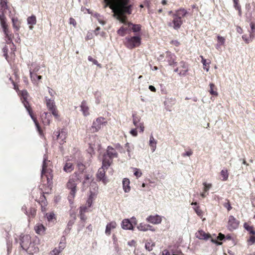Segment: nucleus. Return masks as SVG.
<instances>
[{"label":"nucleus","mask_w":255,"mask_h":255,"mask_svg":"<svg viewBox=\"0 0 255 255\" xmlns=\"http://www.w3.org/2000/svg\"><path fill=\"white\" fill-rule=\"evenodd\" d=\"M105 7L109 6L112 9L113 16L121 22L124 23L125 31H127L131 27H128L127 21V14L132 13L133 3L130 0H104Z\"/></svg>","instance_id":"1"},{"label":"nucleus","mask_w":255,"mask_h":255,"mask_svg":"<svg viewBox=\"0 0 255 255\" xmlns=\"http://www.w3.org/2000/svg\"><path fill=\"white\" fill-rule=\"evenodd\" d=\"M20 94L21 97V100L22 101V102L24 106L25 107V108L27 110V112H28V113H29L30 116L31 117V119L34 121V123L35 124V126L36 127V128L37 129V130L39 131V133L41 134V131L40 130V127L39 126V124L37 122V121L36 120V119L34 118L33 117V116H32L30 108L29 106L28 105V102L27 101V98H28V94L26 90H23V91H21L20 92Z\"/></svg>","instance_id":"2"},{"label":"nucleus","mask_w":255,"mask_h":255,"mask_svg":"<svg viewBox=\"0 0 255 255\" xmlns=\"http://www.w3.org/2000/svg\"><path fill=\"white\" fill-rule=\"evenodd\" d=\"M79 182V179L77 176H74V178H71L67 183V187L71 190L70 194L68 196V200L70 204L73 203V200L76 192V185Z\"/></svg>","instance_id":"3"},{"label":"nucleus","mask_w":255,"mask_h":255,"mask_svg":"<svg viewBox=\"0 0 255 255\" xmlns=\"http://www.w3.org/2000/svg\"><path fill=\"white\" fill-rule=\"evenodd\" d=\"M0 23L2 31L5 35L6 42L7 43H11L12 42V35L8 30V25L6 23V18L3 12L0 13Z\"/></svg>","instance_id":"4"},{"label":"nucleus","mask_w":255,"mask_h":255,"mask_svg":"<svg viewBox=\"0 0 255 255\" xmlns=\"http://www.w3.org/2000/svg\"><path fill=\"white\" fill-rule=\"evenodd\" d=\"M141 38L139 35L127 36L125 38V44L130 49H133L140 46Z\"/></svg>","instance_id":"5"},{"label":"nucleus","mask_w":255,"mask_h":255,"mask_svg":"<svg viewBox=\"0 0 255 255\" xmlns=\"http://www.w3.org/2000/svg\"><path fill=\"white\" fill-rule=\"evenodd\" d=\"M118 157V153L116 150L111 146H108L107 150V154L103 156V161L104 164H108L111 165L112 162V159Z\"/></svg>","instance_id":"6"},{"label":"nucleus","mask_w":255,"mask_h":255,"mask_svg":"<svg viewBox=\"0 0 255 255\" xmlns=\"http://www.w3.org/2000/svg\"><path fill=\"white\" fill-rule=\"evenodd\" d=\"M105 119L102 117H100L97 119L93 123L92 128L93 132H97L100 129L103 125L106 123Z\"/></svg>","instance_id":"7"},{"label":"nucleus","mask_w":255,"mask_h":255,"mask_svg":"<svg viewBox=\"0 0 255 255\" xmlns=\"http://www.w3.org/2000/svg\"><path fill=\"white\" fill-rule=\"evenodd\" d=\"M255 7H252L250 3H247L245 5V15L247 21H251L253 17Z\"/></svg>","instance_id":"8"},{"label":"nucleus","mask_w":255,"mask_h":255,"mask_svg":"<svg viewBox=\"0 0 255 255\" xmlns=\"http://www.w3.org/2000/svg\"><path fill=\"white\" fill-rule=\"evenodd\" d=\"M239 225V221H238L234 216H230L229 217V220L228 223V228L231 230H234L236 229Z\"/></svg>","instance_id":"9"},{"label":"nucleus","mask_w":255,"mask_h":255,"mask_svg":"<svg viewBox=\"0 0 255 255\" xmlns=\"http://www.w3.org/2000/svg\"><path fill=\"white\" fill-rule=\"evenodd\" d=\"M173 19L172 22H170L168 25L175 29H178L182 25L183 21L182 19L179 18L178 17H176L173 15Z\"/></svg>","instance_id":"10"},{"label":"nucleus","mask_w":255,"mask_h":255,"mask_svg":"<svg viewBox=\"0 0 255 255\" xmlns=\"http://www.w3.org/2000/svg\"><path fill=\"white\" fill-rule=\"evenodd\" d=\"M110 166V164H104V161H102V167L98 170L97 175H105L107 171L110 174L111 168L109 167Z\"/></svg>","instance_id":"11"},{"label":"nucleus","mask_w":255,"mask_h":255,"mask_svg":"<svg viewBox=\"0 0 255 255\" xmlns=\"http://www.w3.org/2000/svg\"><path fill=\"white\" fill-rule=\"evenodd\" d=\"M146 221L153 224H159L162 221V218L161 216L157 215L153 216L151 215L146 218Z\"/></svg>","instance_id":"12"},{"label":"nucleus","mask_w":255,"mask_h":255,"mask_svg":"<svg viewBox=\"0 0 255 255\" xmlns=\"http://www.w3.org/2000/svg\"><path fill=\"white\" fill-rule=\"evenodd\" d=\"M30 243V237L29 235L24 236L21 240V246L23 249L26 250Z\"/></svg>","instance_id":"13"},{"label":"nucleus","mask_w":255,"mask_h":255,"mask_svg":"<svg viewBox=\"0 0 255 255\" xmlns=\"http://www.w3.org/2000/svg\"><path fill=\"white\" fill-rule=\"evenodd\" d=\"M67 132L64 130L61 129L57 135V139L60 144H63L66 142L65 139L67 137Z\"/></svg>","instance_id":"14"},{"label":"nucleus","mask_w":255,"mask_h":255,"mask_svg":"<svg viewBox=\"0 0 255 255\" xmlns=\"http://www.w3.org/2000/svg\"><path fill=\"white\" fill-rule=\"evenodd\" d=\"M196 238L200 240H207L209 239L211 236L209 234L206 233L203 230H199L195 234Z\"/></svg>","instance_id":"15"},{"label":"nucleus","mask_w":255,"mask_h":255,"mask_svg":"<svg viewBox=\"0 0 255 255\" xmlns=\"http://www.w3.org/2000/svg\"><path fill=\"white\" fill-rule=\"evenodd\" d=\"M137 229L140 231L145 232L148 230L154 232L155 230L150 225L144 223H140L137 226Z\"/></svg>","instance_id":"16"},{"label":"nucleus","mask_w":255,"mask_h":255,"mask_svg":"<svg viewBox=\"0 0 255 255\" xmlns=\"http://www.w3.org/2000/svg\"><path fill=\"white\" fill-rule=\"evenodd\" d=\"M26 250L29 254H31L38 253L39 251V248L34 242H31Z\"/></svg>","instance_id":"17"},{"label":"nucleus","mask_w":255,"mask_h":255,"mask_svg":"<svg viewBox=\"0 0 255 255\" xmlns=\"http://www.w3.org/2000/svg\"><path fill=\"white\" fill-rule=\"evenodd\" d=\"M117 225L116 222L112 221L108 223L106 228L105 233L106 235L109 236L111 235V231L115 229Z\"/></svg>","instance_id":"18"},{"label":"nucleus","mask_w":255,"mask_h":255,"mask_svg":"<svg viewBox=\"0 0 255 255\" xmlns=\"http://www.w3.org/2000/svg\"><path fill=\"white\" fill-rule=\"evenodd\" d=\"M68 161H72L74 162H77V166L79 170V174L83 173V172L85 169V166L82 163L78 162L76 156H70V158H68Z\"/></svg>","instance_id":"19"},{"label":"nucleus","mask_w":255,"mask_h":255,"mask_svg":"<svg viewBox=\"0 0 255 255\" xmlns=\"http://www.w3.org/2000/svg\"><path fill=\"white\" fill-rule=\"evenodd\" d=\"M179 67H180V72L178 73L179 75L180 76H185L188 71L187 65L185 62L182 61L180 63Z\"/></svg>","instance_id":"20"},{"label":"nucleus","mask_w":255,"mask_h":255,"mask_svg":"<svg viewBox=\"0 0 255 255\" xmlns=\"http://www.w3.org/2000/svg\"><path fill=\"white\" fill-rule=\"evenodd\" d=\"M122 228L124 230H133V226L128 219H124L122 222Z\"/></svg>","instance_id":"21"},{"label":"nucleus","mask_w":255,"mask_h":255,"mask_svg":"<svg viewBox=\"0 0 255 255\" xmlns=\"http://www.w3.org/2000/svg\"><path fill=\"white\" fill-rule=\"evenodd\" d=\"M45 100L47 108L49 111L56 108L54 99H51L46 97Z\"/></svg>","instance_id":"22"},{"label":"nucleus","mask_w":255,"mask_h":255,"mask_svg":"<svg viewBox=\"0 0 255 255\" xmlns=\"http://www.w3.org/2000/svg\"><path fill=\"white\" fill-rule=\"evenodd\" d=\"M36 233L39 235H43L45 231V227L40 223L37 224L34 227Z\"/></svg>","instance_id":"23"},{"label":"nucleus","mask_w":255,"mask_h":255,"mask_svg":"<svg viewBox=\"0 0 255 255\" xmlns=\"http://www.w3.org/2000/svg\"><path fill=\"white\" fill-rule=\"evenodd\" d=\"M157 140L154 138L152 135L149 137V145L150 147L152 152L155 151L156 149Z\"/></svg>","instance_id":"24"},{"label":"nucleus","mask_w":255,"mask_h":255,"mask_svg":"<svg viewBox=\"0 0 255 255\" xmlns=\"http://www.w3.org/2000/svg\"><path fill=\"white\" fill-rule=\"evenodd\" d=\"M92 176H91L89 177V176H86L85 178V180H84L83 184L85 187H87L89 186V185L90 184V186L94 187L95 188H97V186H96V183L95 182H91L93 179H92L91 177Z\"/></svg>","instance_id":"25"},{"label":"nucleus","mask_w":255,"mask_h":255,"mask_svg":"<svg viewBox=\"0 0 255 255\" xmlns=\"http://www.w3.org/2000/svg\"><path fill=\"white\" fill-rule=\"evenodd\" d=\"M187 12L184 8H180L176 10L173 15L176 17H178L179 18L182 19V18L186 15Z\"/></svg>","instance_id":"26"},{"label":"nucleus","mask_w":255,"mask_h":255,"mask_svg":"<svg viewBox=\"0 0 255 255\" xmlns=\"http://www.w3.org/2000/svg\"><path fill=\"white\" fill-rule=\"evenodd\" d=\"M28 24L30 25V29H33V25H35L36 23V17L34 15H32L28 17L27 19Z\"/></svg>","instance_id":"27"},{"label":"nucleus","mask_w":255,"mask_h":255,"mask_svg":"<svg viewBox=\"0 0 255 255\" xmlns=\"http://www.w3.org/2000/svg\"><path fill=\"white\" fill-rule=\"evenodd\" d=\"M123 188L125 192H128L130 190L129 180L128 178H124L123 181Z\"/></svg>","instance_id":"28"},{"label":"nucleus","mask_w":255,"mask_h":255,"mask_svg":"<svg viewBox=\"0 0 255 255\" xmlns=\"http://www.w3.org/2000/svg\"><path fill=\"white\" fill-rule=\"evenodd\" d=\"M74 169L73 163L70 162H67L64 167V170L67 173L71 172Z\"/></svg>","instance_id":"29"},{"label":"nucleus","mask_w":255,"mask_h":255,"mask_svg":"<svg viewBox=\"0 0 255 255\" xmlns=\"http://www.w3.org/2000/svg\"><path fill=\"white\" fill-rule=\"evenodd\" d=\"M125 147L128 152L129 158H130L131 157V153L134 149V146L133 145L130 146L129 143H127L125 145Z\"/></svg>","instance_id":"30"},{"label":"nucleus","mask_w":255,"mask_h":255,"mask_svg":"<svg viewBox=\"0 0 255 255\" xmlns=\"http://www.w3.org/2000/svg\"><path fill=\"white\" fill-rule=\"evenodd\" d=\"M81 111L84 116H87L89 115V108L85 103H82L81 106Z\"/></svg>","instance_id":"31"},{"label":"nucleus","mask_w":255,"mask_h":255,"mask_svg":"<svg viewBox=\"0 0 255 255\" xmlns=\"http://www.w3.org/2000/svg\"><path fill=\"white\" fill-rule=\"evenodd\" d=\"M128 27H131L130 29H132L133 32H137L140 30L141 26L139 24H132L131 23H128Z\"/></svg>","instance_id":"32"},{"label":"nucleus","mask_w":255,"mask_h":255,"mask_svg":"<svg viewBox=\"0 0 255 255\" xmlns=\"http://www.w3.org/2000/svg\"><path fill=\"white\" fill-rule=\"evenodd\" d=\"M253 37L254 35L252 33H250L249 36H247L246 34L242 36V38L246 43H249L251 42L252 41Z\"/></svg>","instance_id":"33"},{"label":"nucleus","mask_w":255,"mask_h":255,"mask_svg":"<svg viewBox=\"0 0 255 255\" xmlns=\"http://www.w3.org/2000/svg\"><path fill=\"white\" fill-rule=\"evenodd\" d=\"M244 227L250 234L253 235H255V230L254 229L253 226H250L248 223H245L244 225Z\"/></svg>","instance_id":"34"},{"label":"nucleus","mask_w":255,"mask_h":255,"mask_svg":"<svg viewBox=\"0 0 255 255\" xmlns=\"http://www.w3.org/2000/svg\"><path fill=\"white\" fill-rule=\"evenodd\" d=\"M13 27L16 30L18 31L19 29L20 25L18 21L17 18H12L11 19Z\"/></svg>","instance_id":"35"},{"label":"nucleus","mask_w":255,"mask_h":255,"mask_svg":"<svg viewBox=\"0 0 255 255\" xmlns=\"http://www.w3.org/2000/svg\"><path fill=\"white\" fill-rule=\"evenodd\" d=\"M200 57L202 59L201 62L203 65L204 69L206 70V71L207 72H208L209 70V63H207L206 60L203 58V56H200Z\"/></svg>","instance_id":"36"},{"label":"nucleus","mask_w":255,"mask_h":255,"mask_svg":"<svg viewBox=\"0 0 255 255\" xmlns=\"http://www.w3.org/2000/svg\"><path fill=\"white\" fill-rule=\"evenodd\" d=\"M209 86H210V89L209 90V92H210V94L215 96H218V92L214 90V88H215V85L213 83H210Z\"/></svg>","instance_id":"37"},{"label":"nucleus","mask_w":255,"mask_h":255,"mask_svg":"<svg viewBox=\"0 0 255 255\" xmlns=\"http://www.w3.org/2000/svg\"><path fill=\"white\" fill-rule=\"evenodd\" d=\"M47 116H50L48 113H44L41 116L42 119L44 124L49 125L50 124V120L49 119H46Z\"/></svg>","instance_id":"38"},{"label":"nucleus","mask_w":255,"mask_h":255,"mask_svg":"<svg viewBox=\"0 0 255 255\" xmlns=\"http://www.w3.org/2000/svg\"><path fill=\"white\" fill-rule=\"evenodd\" d=\"M43 180H46L48 187L51 188L52 185V176H41Z\"/></svg>","instance_id":"39"},{"label":"nucleus","mask_w":255,"mask_h":255,"mask_svg":"<svg viewBox=\"0 0 255 255\" xmlns=\"http://www.w3.org/2000/svg\"><path fill=\"white\" fill-rule=\"evenodd\" d=\"M130 173H132L134 175H139L142 174L140 170L136 168H131Z\"/></svg>","instance_id":"40"},{"label":"nucleus","mask_w":255,"mask_h":255,"mask_svg":"<svg viewBox=\"0 0 255 255\" xmlns=\"http://www.w3.org/2000/svg\"><path fill=\"white\" fill-rule=\"evenodd\" d=\"M154 246V243L151 242H147L145 245V248L146 250L148 251H151L152 250L153 247Z\"/></svg>","instance_id":"41"},{"label":"nucleus","mask_w":255,"mask_h":255,"mask_svg":"<svg viewBox=\"0 0 255 255\" xmlns=\"http://www.w3.org/2000/svg\"><path fill=\"white\" fill-rule=\"evenodd\" d=\"M217 38L218 43L222 45H224L225 43V38L224 37L218 35H217Z\"/></svg>","instance_id":"42"},{"label":"nucleus","mask_w":255,"mask_h":255,"mask_svg":"<svg viewBox=\"0 0 255 255\" xmlns=\"http://www.w3.org/2000/svg\"><path fill=\"white\" fill-rule=\"evenodd\" d=\"M93 194H91L89 196V197L88 198V199L87 201V202H86V205L88 207H90L92 206V203H93Z\"/></svg>","instance_id":"43"},{"label":"nucleus","mask_w":255,"mask_h":255,"mask_svg":"<svg viewBox=\"0 0 255 255\" xmlns=\"http://www.w3.org/2000/svg\"><path fill=\"white\" fill-rule=\"evenodd\" d=\"M126 32L125 26H122L117 31L118 34L121 36H124L126 34Z\"/></svg>","instance_id":"44"},{"label":"nucleus","mask_w":255,"mask_h":255,"mask_svg":"<svg viewBox=\"0 0 255 255\" xmlns=\"http://www.w3.org/2000/svg\"><path fill=\"white\" fill-rule=\"evenodd\" d=\"M46 216L48 221H52L55 218V214L53 213H47Z\"/></svg>","instance_id":"45"},{"label":"nucleus","mask_w":255,"mask_h":255,"mask_svg":"<svg viewBox=\"0 0 255 255\" xmlns=\"http://www.w3.org/2000/svg\"><path fill=\"white\" fill-rule=\"evenodd\" d=\"M140 121V118L137 117H133V124L136 127H138L139 126V122Z\"/></svg>","instance_id":"46"},{"label":"nucleus","mask_w":255,"mask_h":255,"mask_svg":"<svg viewBox=\"0 0 255 255\" xmlns=\"http://www.w3.org/2000/svg\"><path fill=\"white\" fill-rule=\"evenodd\" d=\"M76 219V216H75V215L74 214L73 218L72 219H70L67 224V226L68 228L71 227L74 224Z\"/></svg>","instance_id":"47"},{"label":"nucleus","mask_w":255,"mask_h":255,"mask_svg":"<svg viewBox=\"0 0 255 255\" xmlns=\"http://www.w3.org/2000/svg\"><path fill=\"white\" fill-rule=\"evenodd\" d=\"M88 59L89 61L93 62L94 64L96 65L99 67H101V64H99L98 61L96 59L93 58L92 56H88Z\"/></svg>","instance_id":"48"},{"label":"nucleus","mask_w":255,"mask_h":255,"mask_svg":"<svg viewBox=\"0 0 255 255\" xmlns=\"http://www.w3.org/2000/svg\"><path fill=\"white\" fill-rule=\"evenodd\" d=\"M46 164V160L44 159L43 161V163L42 174L49 173V172L48 171H47Z\"/></svg>","instance_id":"49"},{"label":"nucleus","mask_w":255,"mask_h":255,"mask_svg":"<svg viewBox=\"0 0 255 255\" xmlns=\"http://www.w3.org/2000/svg\"><path fill=\"white\" fill-rule=\"evenodd\" d=\"M7 0H1L0 6L2 9H6L7 8Z\"/></svg>","instance_id":"50"},{"label":"nucleus","mask_w":255,"mask_h":255,"mask_svg":"<svg viewBox=\"0 0 255 255\" xmlns=\"http://www.w3.org/2000/svg\"><path fill=\"white\" fill-rule=\"evenodd\" d=\"M52 114L56 118L58 119L59 117V115L58 114V111H57L56 108L50 110Z\"/></svg>","instance_id":"51"},{"label":"nucleus","mask_w":255,"mask_h":255,"mask_svg":"<svg viewBox=\"0 0 255 255\" xmlns=\"http://www.w3.org/2000/svg\"><path fill=\"white\" fill-rule=\"evenodd\" d=\"M204 185V190L205 192H207L212 187V185L210 183H207L206 182H204L203 183Z\"/></svg>","instance_id":"52"},{"label":"nucleus","mask_w":255,"mask_h":255,"mask_svg":"<svg viewBox=\"0 0 255 255\" xmlns=\"http://www.w3.org/2000/svg\"><path fill=\"white\" fill-rule=\"evenodd\" d=\"M61 251L62 250L56 248L50 252V255H58Z\"/></svg>","instance_id":"53"},{"label":"nucleus","mask_w":255,"mask_h":255,"mask_svg":"<svg viewBox=\"0 0 255 255\" xmlns=\"http://www.w3.org/2000/svg\"><path fill=\"white\" fill-rule=\"evenodd\" d=\"M195 211L196 212V214L199 216H201L202 214V212L201 210L200 209L199 207H196L195 209Z\"/></svg>","instance_id":"54"},{"label":"nucleus","mask_w":255,"mask_h":255,"mask_svg":"<svg viewBox=\"0 0 255 255\" xmlns=\"http://www.w3.org/2000/svg\"><path fill=\"white\" fill-rule=\"evenodd\" d=\"M69 23L70 24L73 25L74 27H75L76 26V24H77L76 20L73 18H72V17H71L69 19Z\"/></svg>","instance_id":"55"},{"label":"nucleus","mask_w":255,"mask_h":255,"mask_svg":"<svg viewBox=\"0 0 255 255\" xmlns=\"http://www.w3.org/2000/svg\"><path fill=\"white\" fill-rule=\"evenodd\" d=\"M239 0H233L234 7L235 8H239L241 7V5L239 3Z\"/></svg>","instance_id":"56"},{"label":"nucleus","mask_w":255,"mask_h":255,"mask_svg":"<svg viewBox=\"0 0 255 255\" xmlns=\"http://www.w3.org/2000/svg\"><path fill=\"white\" fill-rule=\"evenodd\" d=\"M130 133L133 136H136L137 135V132L136 128L132 129L130 131Z\"/></svg>","instance_id":"57"},{"label":"nucleus","mask_w":255,"mask_h":255,"mask_svg":"<svg viewBox=\"0 0 255 255\" xmlns=\"http://www.w3.org/2000/svg\"><path fill=\"white\" fill-rule=\"evenodd\" d=\"M249 242L251 243V244H253L255 243V236L253 235L251 236L249 240Z\"/></svg>","instance_id":"58"},{"label":"nucleus","mask_w":255,"mask_h":255,"mask_svg":"<svg viewBox=\"0 0 255 255\" xmlns=\"http://www.w3.org/2000/svg\"><path fill=\"white\" fill-rule=\"evenodd\" d=\"M224 206L225 208H226L228 211H230L232 209V207L231 206V204L230 203L228 202L227 203H225L224 204Z\"/></svg>","instance_id":"59"},{"label":"nucleus","mask_w":255,"mask_h":255,"mask_svg":"<svg viewBox=\"0 0 255 255\" xmlns=\"http://www.w3.org/2000/svg\"><path fill=\"white\" fill-rule=\"evenodd\" d=\"M87 211V207L86 206H83L80 207V213L84 214Z\"/></svg>","instance_id":"60"},{"label":"nucleus","mask_w":255,"mask_h":255,"mask_svg":"<svg viewBox=\"0 0 255 255\" xmlns=\"http://www.w3.org/2000/svg\"><path fill=\"white\" fill-rule=\"evenodd\" d=\"M47 89H48V92L49 94L50 95V96L52 97H54V95L55 94V92L49 87H48Z\"/></svg>","instance_id":"61"},{"label":"nucleus","mask_w":255,"mask_h":255,"mask_svg":"<svg viewBox=\"0 0 255 255\" xmlns=\"http://www.w3.org/2000/svg\"><path fill=\"white\" fill-rule=\"evenodd\" d=\"M137 128H139L140 132H143L144 129L143 123H139V126Z\"/></svg>","instance_id":"62"},{"label":"nucleus","mask_w":255,"mask_h":255,"mask_svg":"<svg viewBox=\"0 0 255 255\" xmlns=\"http://www.w3.org/2000/svg\"><path fill=\"white\" fill-rule=\"evenodd\" d=\"M250 26L252 29V31H251L250 33H252L253 34V33L254 32V30L255 29V23L254 22H251L250 24Z\"/></svg>","instance_id":"63"},{"label":"nucleus","mask_w":255,"mask_h":255,"mask_svg":"<svg viewBox=\"0 0 255 255\" xmlns=\"http://www.w3.org/2000/svg\"><path fill=\"white\" fill-rule=\"evenodd\" d=\"M30 77L31 78V80L33 81H36V75H33L31 71L30 72Z\"/></svg>","instance_id":"64"}]
</instances>
